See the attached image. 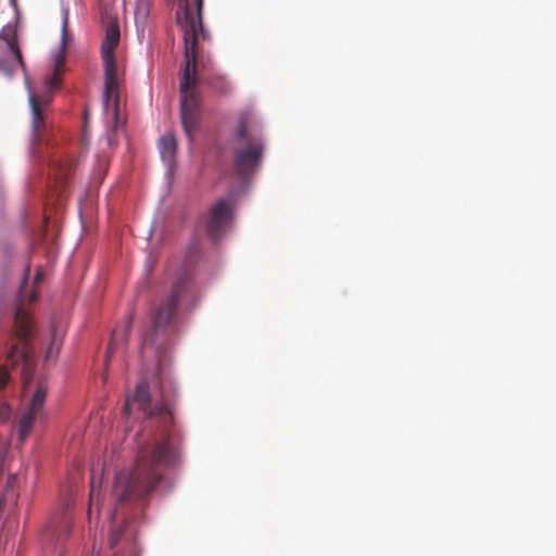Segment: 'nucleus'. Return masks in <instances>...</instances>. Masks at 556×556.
<instances>
[{
	"label": "nucleus",
	"instance_id": "f257e3e1",
	"mask_svg": "<svg viewBox=\"0 0 556 556\" xmlns=\"http://www.w3.org/2000/svg\"><path fill=\"white\" fill-rule=\"evenodd\" d=\"M134 407L146 417L159 421L161 433L140 445L135 465L129 470H121L115 475L111 495L117 504L129 503L146 497L153 492L164 478V470L176 467L180 460L178 445L172 442L168 434L173 424V413L163 394L155 399L149 392L148 384H137L132 397H127L124 414L129 415Z\"/></svg>",
	"mask_w": 556,
	"mask_h": 556
},
{
	"label": "nucleus",
	"instance_id": "f03ea898",
	"mask_svg": "<svg viewBox=\"0 0 556 556\" xmlns=\"http://www.w3.org/2000/svg\"><path fill=\"white\" fill-rule=\"evenodd\" d=\"M191 280L187 275L179 277L170 293L156 304L150 314V325L142 337V351L151 349L155 355L169 345L177 333L176 307L178 302L191 293Z\"/></svg>",
	"mask_w": 556,
	"mask_h": 556
},
{
	"label": "nucleus",
	"instance_id": "7ed1b4c3",
	"mask_svg": "<svg viewBox=\"0 0 556 556\" xmlns=\"http://www.w3.org/2000/svg\"><path fill=\"white\" fill-rule=\"evenodd\" d=\"M66 27L67 16H65L63 21L61 51L56 55L53 73L45 79L42 90L35 91L28 88V102L30 106V141L33 144H40L45 142L50 134V106L53 101V91L61 85V76L65 66Z\"/></svg>",
	"mask_w": 556,
	"mask_h": 556
},
{
	"label": "nucleus",
	"instance_id": "20e7f679",
	"mask_svg": "<svg viewBox=\"0 0 556 556\" xmlns=\"http://www.w3.org/2000/svg\"><path fill=\"white\" fill-rule=\"evenodd\" d=\"M29 267L26 268L25 277L20 287L13 319V337L22 344H12L7 353V364L16 366L20 362H28L27 345L30 343L35 336V321L31 313L26 308L27 305L33 304L38 299L36 290H27V276Z\"/></svg>",
	"mask_w": 556,
	"mask_h": 556
},
{
	"label": "nucleus",
	"instance_id": "39448f33",
	"mask_svg": "<svg viewBox=\"0 0 556 556\" xmlns=\"http://www.w3.org/2000/svg\"><path fill=\"white\" fill-rule=\"evenodd\" d=\"M121 33L117 24H110L106 27L105 37L101 46L105 87H104V111L108 118H111L114 128L119 119V85L121 78L116 65L114 50L119 43Z\"/></svg>",
	"mask_w": 556,
	"mask_h": 556
},
{
	"label": "nucleus",
	"instance_id": "423d86ee",
	"mask_svg": "<svg viewBox=\"0 0 556 556\" xmlns=\"http://www.w3.org/2000/svg\"><path fill=\"white\" fill-rule=\"evenodd\" d=\"M263 150V136L241 119L237 131V144L233 148V169L241 180H245L257 170Z\"/></svg>",
	"mask_w": 556,
	"mask_h": 556
},
{
	"label": "nucleus",
	"instance_id": "0eeeda50",
	"mask_svg": "<svg viewBox=\"0 0 556 556\" xmlns=\"http://www.w3.org/2000/svg\"><path fill=\"white\" fill-rule=\"evenodd\" d=\"M46 396L47 388L43 384H38L29 406L18 418L17 430L21 442H24L28 438L35 422L45 417Z\"/></svg>",
	"mask_w": 556,
	"mask_h": 556
},
{
	"label": "nucleus",
	"instance_id": "6e6552de",
	"mask_svg": "<svg viewBox=\"0 0 556 556\" xmlns=\"http://www.w3.org/2000/svg\"><path fill=\"white\" fill-rule=\"evenodd\" d=\"M235 202L232 199H220L210 210L206 220V233L216 241L228 227L233 215Z\"/></svg>",
	"mask_w": 556,
	"mask_h": 556
},
{
	"label": "nucleus",
	"instance_id": "1a4fd4ad",
	"mask_svg": "<svg viewBox=\"0 0 556 556\" xmlns=\"http://www.w3.org/2000/svg\"><path fill=\"white\" fill-rule=\"evenodd\" d=\"M0 39L7 45L9 55L0 56V74L11 76L17 67L25 71V62L18 47L17 34L14 27L7 25L0 33Z\"/></svg>",
	"mask_w": 556,
	"mask_h": 556
},
{
	"label": "nucleus",
	"instance_id": "9d476101",
	"mask_svg": "<svg viewBox=\"0 0 556 556\" xmlns=\"http://www.w3.org/2000/svg\"><path fill=\"white\" fill-rule=\"evenodd\" d=\"M72 529V518L67 514L49 522L42 533L43 544L52 552L54 547L68 538Z\"/></svg>",
	"mask_w": 556,
	"mask_h": 556
},
{
	"label": "nucleus",
	"instance_id": "9b49d317",
	"mask_svg": "<svg viewBox=\"0 0 556 556\" xmlns=\"http://www.w3.org/2000/svg\"><path fill=\"white\" fill-rule=\"evenodd\" d=\"M49 166V175L53 177L55 182V192L58 193V198L61 199L63 197L65 182L74 170L75 161L70 156H60L58 159H53Z\"/></svg>",
	"mask_w": 556,
	"mask_h": 556
},
{
	"label": "nucleus",
	"instance_id": "f8f14e48",
	"mask_svg": "<svg viewBox=\"0 0 556 556\" xmlns=\"http://www.w3.org/2000/svg\"><path fill=\"white\" fill-rule=\"evenodd\" d=\"M160 153L164 161L172 163L177 151V140L173 134H166L160 139Z\"/></svg>",
	"mask_w": 556,
	"mask_h": 556
},
{
	"label": "nucleus",
	"instance_id": "ddd939ff",
	"mask_svg": "<svg viewBox=\"0 0 556 556\" xmlns=\"http://www.w3.org/2000/svg\"><path fill=\"white\" fill-rule=\"evenodd\" d=\"M60 348H61V342L56 339V334L53 331L51 334L50 345L46 351V356H45L46 361L54 359L56 357V355L59 354Z\"/></svg>",
	"mask_w": 556,
	"mask_h": 556
},
{
	"label": "nucleus",
	"instance_id": "4468645a",
	"mask_svg": "<svg viewBox=\"0 0 556 556\" xmlns=\"http://www.w3.org/2000/svg\"><path fill=\"white\" fill-rule=\"evenodd\" d=\"M10 381V375L5 366H0V390H3Z\"/></svg>",
	"mask_w": 556,
	"mask_h": 556
},
{
	"label": "nucleus",
	"instance_id": "2eb2a0df",
	"mask_svg": "<svg viewBox=\"0 0 556 556\" xmlns=\"http://www.w3.org/2000/svg\"><path fill=\"white\" fill-rule=\"evenodd\" d=\"M11 416V407L7 403L0 405V421L4 422L9 420Z\"/></svg>",
	"mask_w": 556,
	"mask_h": 556
},
{
	"label": "nucleus",
	"instance_id": "dca6fc26",
	"mask_svg": "<svg viewBox=\"0 0 556 556\" xmlns=\"http://www.w3.org/2000/svg\"><path fill=\"white\" fill-rule=\"evenodd\" d=\"M96 500L98 501V494L96 493L94 482L93 479H91V490H90V504H89V516L91 515L92 506L96 503Z\"/></svg>",
	"mask_w": 556,
	"mask_h": 556
},
{
	"label": "nucleus",
	"instance_id": "f3484780",
	"mask_svg": "<svg viewBox=\"0 0 556 556\" xmlns=\"http://www.w3.org/2000/svg\"><path fill=\"white\" fill-rule=\"evenodd\" d=\"M122 535V531L119 530H115L111 533V536H110V545L111 547H114L117 542L119 541V538Z\"/></svg>",
	"mask_w": 556,
	"mask_h": 556
},
{
	"label": "nucleus",
	"instance_id": "a211bd4d",
	"mask_svg": "<svg viewBox=\"0 0 556 556\" xmlns=\"http://www.w3.org/2000/svg\"><path fill=\"white\" fill-rule=\"evenodd\" d=\"M115 336H116V333H115V332H113V338H115ZM113 340H114V339H112V340H111V342H110V344H109V348H108V352H106V356H105V363H106V364L109 363L110 357H111V354H112V352H113Z\"/></svg>",
	"mask_w": 556,
	"mask_h": 556
},
{
	"label": "nucleus",
	"instance_id": "6ab92c4d",
	"mask_svg": "<svg viewBox=\"0 0 556 556\" xmlns=\"http://www.w3.org/2000/svg\"><path fill=\"white\" fill-rule=\"evenodd\" d=\"M42 280V273L38 271L34 278V283H39Z\"/></svg>",
	"mask_w": 556,
	"mask_h": 556
}]
</instances>
